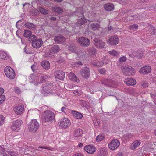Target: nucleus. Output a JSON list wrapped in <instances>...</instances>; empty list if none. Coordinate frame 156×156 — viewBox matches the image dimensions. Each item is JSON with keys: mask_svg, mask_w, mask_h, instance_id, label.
Instances as JSON below:
<instances>
[{"mask_svg": "<svg viewBox=\"0 0 156 156\" xmlns=\"http://www.w3.org/2000/svg\"><path fill=\"white\" fill-rule=\"evenodd\" d=\"M93 65L95 66L98 67L102 66L103 63L102 62H101L99 61H95L93 63Z\"/></svg>", "mask_w": 156, "mask_h": 156, "instance_id": "obj_39", "label": "nucleus"}, {"mask_svg": "<svg viewBox=\"0 0 156 156\" xmlns=\"http://www.w3.org/2000/svg\"><path fill=\"white\" fill-rule=\"evenodd\" d=\"M35 76L34 74H32L30 76V77L31 78V79L33 80L34 79L33 78L35 77Z\"/></svg>", "mask_w": 156, "mask_h": 156, "instance_id": "obj_61", "label": "nucleus"}, {"mask_svg": "<svg viewBox=\"0 0 156 156\" xmlns=\"http://www.w3.org/2000/svg\"><path fill=\"white\" fill-rule=\"evenodd\" d=\"M46 88L45 87L44 89H42L41 90V92L43 94H45V93L49 94L50 93V91L48 90H46Z\"/></svg>", "mask_w": 156, "mask_h": 156, "instance_id": "obj_50", "label": "nucleus"}, {"mask_svg": "<svg viewBox=\"0 0 156 156\" xmlns=\"http://www.w3.org/2000/svg\"><path fill=\"white\" fill-rule=\"evenodd\" d=\"M68 76L70 79L72 80L77 82H79L80 80L78 79L74 73L70 72L69 73Z\"/></svg>", "mask_w": 156, "mask_h": 156, "instance_id": "obj_22", "label": "nucleus"}, {"mask_svg": "<svg viewBox=\"0 0 156 156\" xmlns=\"http://www.w3.org/2000/svg\"><path fill=\"white\" fill-rule=\"evenodd\" d=\"M83 133V131L80 129L79 128L74 131V136L75 137H79L81 136Z\"/></svg>", "mask_w": 156, "mask_h": 156, "instance_id": "obj_25", "label": "nucleus"}, {"mask_svg": "<svg viewBox=\"0 0 156 156\" xmlns=\"http://www.w3.org/2000/svg\"><path fill=\"white\" fill-rule=\"evenodd\" d=\"M140 144L141 142L140 140H135L131 144L130 148L133 150H134L137 148Z\"/></svg>", "mask_w": 156, "mask_h": 156, "instance_id": "obj_23", "label": "nucleus"}, {"mask_svg": "<svg viewBox=\"0 0 156 156\" xmlns=\"http://www.w3.org/2000/svg\"><path fill=\"white\" fill-rule=\"evenodd\" d=\"M77 43L82 46L88 47L90 44V40L87 38L84 37H79L77 39Z\"/></svg>", "mask_w": 156, "mask_h": 156, "instance_id": "obj_5", "label": "nucleus"}, {"mask_svg": "<svg viewBox=\"0 0 156 156\" xmlns=\"http://www.w3.org/2000/svg\"><path fill=\"white\" fill-rule=\"evenodd\" d=\"M80 73L83 78H88L90 76V70L87 67H84L82 69Z\"/></svg>", "mask_w": 156, "mask_h": 156, "instance_id": "obj_14", "label": "nucleus"}, {"mask_svg": "<svg viewBox=\"0 0 156 156\" xmlns=\"http://www.w3.org/2000/svg\"><path fill=\"white\" fill-rule=\"evenodd\" d=\"M107 43L111 45H114L117 44L119 42V39L117 36H111L107 40Z\"/></svg>", "mask_w": 156, "mask_h": 156, "instance_id": "obj_13", "label": "nucleus"}, {"mask_svg": "<svg viewBox=\"0 0 156 156\" xmlns=\"http://www.w3.org/2000/svg\"><path fill=\"white\" fill-rule=\"evenodd\" d=\"M133 137L132 135L130 133H128L124 135L123 137L126 140H128L131 138Z\"/></svg>", "mask_w": 156, "mask_h": 156, "instance_id": "obj_40", "label": "nucleus"}, {"mask_svg": "<svg viewBox=\"0 0 156 156\" xmlns=\"http://www.w3.org/2000/svg\"><path fill=\"white\" fill-rule=\"evenodd\" d=\"M138 26L136 24H134L129 26V27L130 29L132 30L137 29L138 28Z\"/></svg>", "mask_w": 156, "mask_h": 156, "instance_id": "obj_44", "label": "nucleus"}, {"mask_svg": "<svg viewBox=\"0 0 156 156\" xmlns=\"http://www.w3.org/2000/svg\"><path fill=\"white\" fill-rule=\"evenodd\" d=\"M71 113L73 116L77 119H81L83 117L82 114L78 112L72 110Z\"/></svg>", "mask_w": 156, "mask_h": 156, "instance_id": "obj_26", "label": "nucleus"}, {"mask_svg": "<svg viewBox=\"0 0 156 156\" xmlns=\"http://www.w3.org/2000/svg\"><path fill=\"white\" fill-rule=\"evenodd\" d=\"M41 118L42 121L45 122H51L54 120L55 115L52 111L46 110L43 113Z\"/></svg>", "mask_w": 156, "mask_h": 156, "instance_id": "obj_1", "label": "nucleus"}, {"mask_svg": "<svg viewBox=\"0 0 156 156\" xmlns=\"http://www.w3.org/2000/svg\"><path fill=\"white\" fill-rule=\"evenodd\" d=\"M144 55V53L141 51H133L129 55L130 57L133 58L136 57L137 58H142Z\"/></svg>", "mask_w": 156, "mask_h": 156, "instance_id": "obj_10", "label": "nucleus"}, {"mask_svg": "<svg viewBox=\"0 0 156 156\" xmlns=\"http://www.w3.org/2000/svg\"><path fill=\"white\" fill-rule=\"evenodd\" d=\"M120 142L117 139L112 140L109 144V148L112 150H114L117 148L119 146Z\"/></svg>", "mask_w": 156, "mask_h": 156, "instance_id": "obj_8", "label": "nucleus"}, {"mask_svg": "<svg viewBox=\"0 0 156 156\" xmlns=\"http://www.w3.org/2000/svg\"><path fill=\"white\" fill-rule=\"evenodd\" d=\"M102 63L103 64H107L109 62V60L106 57H104L102 58Z\"/></svg>", "mask_w": 156, "mask_h": 156, "instance_id": "obj_43", "label": "nucleus"}, {"mask_svg": "<svg viewBox=\"0 0 156 156\" xmlns=\"http://www.w3.org/2000/svg\"><path fill=\"white\" fill-rule=\"evenodd\" d=\"M99 71L100 73L101 74H104L106 72V70L104 69H101Z\"/></svg>", "mask_w": 156, "mask_h": 156, "instance_id": "obj_53", "label": "nucleus"}, {"mask_svg": "<svg viewBox=\"0 0 156 156\" xmlns=\"http://www.w3.org/2000/svg\"><path fill=\"white\" fill-rule=\"evenodd\" d=\"M66 108L65 107H62L61 108V111L65 113L66 111Z\"/></svg>", "mask_w": 156, "mask_h": 156, "instance_id": "obj_59", "label": "nucleus"}, {"mask_svg": "<svg viewBox=\"0 0 156 156\" xmlns=\"http://www.w3.org/2000/svg\"><path fill=\"white\" fill-rule=\"evenodd\" d=\"M13 110L16 114L21 115L23 114L24 110V105L21 104H19L18 105L14 107Z\"/></svg>", "mask_w": 156, "mask_h": 156, "instance_id": "obj_12", "label": "nucleus"}, {"mask_svg": "<svg viewBox=\"0 0 156 156\" xmlns=\"http://www.w3.org/2000/svg\"><path fill=\"white\" fill-rule=\"evenodd\" d=\"M56 78L63 80L65 77V73L63 71H57L54 73Z\"/></svg>", "mask_w": 156, "mask_h": 156, "instance_id": "obj_17", "label": "nucleus"}, {"mask_svg": "<svg viewBox=\"0 0 156 156\" xmlns=\"http://www.w3.org/2000/svg\"><path fill=\"white\" fill-rule=\"evenodd\" d=\"M148 31L149 32V33H148V34H152L155 32V30L153 26L150 25L148 27Z\"/></svg>", "mask_w": 156, "mask_h": 156, "instance_id": "obj_35", "label": "nucleus"}, {"mask_svg": "<svg viewBox=\"0 0 156 156\" xmlns=\"http://www.w3.org/2000/svg\"><path fill=\"white\" fill-rule=\"evenodd\" d=\"M39 10L40 13L44 15L48 14L49 12V11L48 10L41 7L39 8Z\"/></svg>", "mask_w": 156, "mask_h": 156, "instance_id": "obj_37", "label": "nucleus"}, {"mask_svg": "<svg viewBox=\"0 0 156 156\" xmlns=\"http://www.w3.org/2000/svg\"><path fill=\"white\" fill-rule=\"evenodd\" d=\"M104 8L106 10L110 11L114 9V6L112 4L107 3L104 5Z\"/></svg>", "mask_w": 156, "mask_h": 156, "instance_id": "obj_24", "label": "nucleus"}, {"mask_svg": "<svg viewBox=\"0 0 156 156\" xmlns=\"http://www.w3.org/2000/svg\"><path fill=\"white\" fill-rule=\"evenodd\" d=\"M122 70L124 74L127 76L133 75L135 73L134 69L131 66L123 68L122 69Z\"/></svg>", "mask_w": 156, "mask_h": 156, "instance_id": "obj_7", "label": "nucleus"}, {"mask_svg": "<svg viewBox=\"0 0 156 156\" xmlns=\"http://www.w3.org/2000/svg\"><path fill=\"white\" fill-rule=\"evenodd\" d=\"M124 82L127 85L131 86H133L136 83L135 79L131 78L125 79Z\"/></svg>", "mask_w": 156, "mask_h": 156, "instance_id": "obj_20", "label": "nucleus"}, {"mask_svg": "<svg viewBox=\"0 0 156 156\" xmlns=\"http://www.w3.org/2000/svg\"><path fill=\"white\" fill-rule=\"evenodd\" d=\"M141 86L144 88H146L148 87V83L146 82H142L141 83Z\"/></svg>", "mask_w": 156, "mask_h": 156, "instance_id": "obj_46", "label": "nucleus"}, {"mask_svg": "<svg viewBox=\"0 0 156 156\" xmlns=\"http://www.w3.org/2000/svg\"><path fill=\"white\" fill-rule=\"evenodd\" d=\"M24 25L25 27L31 30H34L35 29L36 27V25L30 22L25 23Z\"/></svg>", "mask_w": 156, "mask_h": 156, "instance_id": "obj_29", "label": "nucleus"}, {"mask_svg": "<svg viewBox=\"0 0 156 156\" xmlns=\"http://www.w3.org/2000/svg\"><path fill=\"white\" fill-rule=\"evenodd\" d=\"M79 101L80 102V103L81 105H82L83 106H84L86 105V103L85 101L83 100H80Z\"/></svg>", "mask_w": 156, "mask_h": 156, "instance_id": "obj_54", "label": "nucleus"}, {"mask_svg": "<svg viewBox=\"0 0 156 156\" xmlns=\"http://www.w3.org/2000/svg\"><path fill=\"white\" fill-rule=\"evenodd\" d=\"M65 38L62 35L56 36L54 38V41L58 44H62L65 41Z\"/></svg>", "mask_w": 156, "mask_h": 156, "instance_id": "obj_18", "label": "nucleus"}, {"mask_svg": "<svg viewBox=\"0 0 156 156\" xmlns=\"http://www.w3.org/2000/svg\"><path fill=\"white\" fill-rule=\"evenodd\" d=\"M54 10L55 12L58 14L60 13L63 11V9L60 7H55L54 8Z\"/></svg>", "mask_w": 156, "mask_h": 156, "instance_id": "obj_38", "label": "nucleus"}, {"mask_svg": "<svg viewBox=\"0 0 156 156\" xmlns=\"http://www.w3.org/2000/svg\"><path fill=\"white\" fill-rule=\"evenodd\" d=\"M5 99V97L4 95H0V100L1 101L3 102Z\"/></svg>", "mask_w": 156, "mask_h": 156, "instance_id": "obj_56", "label": "nucleus"}, {"mask_svg": "<svg viewBox=\"0 0 156 156\" xmlns=\"http://www.w3.org/2000/svg\"><path fill=\"white\" fill-rule=\"evenodd\" d=\"M127 59L126 57L125 56H122L119 59V61L120 62H123L126 61Z\"/></svg>", "mask_w": 156, "mask_h": 156, "instance_id": "obj_48", "label": "nucleus"}, {"mask_svg": "<svg viewBox=\"0 0 156 156\" xmlns=\"http://www.w3.org/2000/svg\"><path fill=\"white\" fill-rule=\"evenodd\" d=\"M24 51L25 52V53H26V54H30V52H29V51H26V47H25L24 48Z\"/></svg>", "mask_w": 156, "mask_h": 156, "instance_id": "obj_63", "label": "nucleus"}, {"mask_svg": "<svg viewBox=\"0 0 156 156\" xmlns=\"http://www.w3.org/2000/svg\"><path fill=\"white\" fill-rule=\"evenodd\" d=\"M105 136L102 135H99L96 138V140L97 142H99L102 140L104 138Z\"/></svg>", "mask_w": 156, "mask_h": 156, "instance_id": "obj_41", "label": "nucleus"}, {"mask_svg": "<svg viewBox=\"0 0 156 156\" xmlns=\"http://www.w3.org/2000/svg\"><path fill=\"white\" fill-rule=\"evenodd\" d=\"M46 76L41 75L40 77V80L41 82L43 83L44 81L46 79Z\"/></svg>", "mask_w": 156, "mask_h": 156, "instance_id": "obj_47", "label": "nucleus"}, {"mask_svg": "<svg viewBox=\"0 0 156 156\" xmlns=\"http://www.w3.org/2000/svg\"><path fill=\"white\" fill-rule=\"evenodd\" d=\"M69 50L72 52H74V46L73 45H72L69 47Z\"/></svg>", "mask_w": 156, "mask_h": 156, "instance_id": "obj_51", "label": "nucleus"}, {"mask_svg": "<svg viewBox=\"0 0 156 156\" xmlns=\"http://www.w3.org/2000/svg\"><path fill=\"white\" fill-rule=\"evenodd\" d=\"M133 20H141L142 18L140 17V15H134L133 16Z\"/></svg>", "mask_w": 156, "mask_h": 156, "instance_id": "obj_45", "label": "nucleus"}, {"mask_svg": "<svg viewBox=\"0 0 156 156\" xmlns=\"http://www.w3.org/2000/svg\"><path fill=\"white\" fill-rule=\"evenodd\" d=\"M5 150L4 148L0 146V152L1 154H4Z\"/></svg>", "mask_w": 156, "mask_h": 156, "instance_id": "obj_57", "label": "nucleus"}, {"mask_svg": "<svg viewBox=\"0 0 156 156\" xmlns=\"http://www.w3.org/2000/svg\"><path fill=\"white\" fill-rule=\"evenodd\" d=\"M28 39L29 41L32 42V45L34 48H37L41 47L43 43L41 39H37L35 35H32Z\"/></svg>", "mask_w": 156, "mask_h": 156, "instance_id": "obj_2", "label": "nucleus"}, {"mask_svg": "<svg viewBox=\"0 0 156 156\" xmlns=\"http://www.w3.org/2000/svg\"><path fill=\"white\" fill-rule=\"evenodd\" d=\"M4 72L7 77L10 79H13L15 76L14 70L9 66L6 67L4 69Z\"/></svg>", "mask_w": 156, "mask_h": 156, "instance_id": "obj_4", "label": "nucleus"}, {"mask_svg": "<svg viewBox=\"0 0 156 156\" xmlns=\"http://www.w3.org/2000/svg\"><path fill=\"white\" fill-rule=\"evenodd\" d=\"M108 53L111 56L114 57H118L119 55V52L115 50L109 51Z\"/></svg>", "mask_w": 156, "mask_h": 156, "instance_id": "obj_36", "label": "nucleus"}, {"mask_svg": "<svg viewBox=\"0 0 156 156\" xmlns=\"http://www.w3.org/2000/svg\"><path fill=\"white\" fill-rule=\"evenodd\" d=\"M50 19L53 21H55L56 20V18L54 17H51L50 18Z\"/></svg>", "mask_w": 156, "mask_h": 156, "instance_id": "obj_62", "label": "nucleus"}, {"mask_svg": "<svg viewBox=\"0 0 156 156\" xmlns=\"http://www.w3.org/2000/svg\"><path fill=\"white\" fill-rule=\"evenodd\" d=\"M32 32L28 30H25L24 31L23 35L24 37H31L32 36Z\"/></svg>", "mask_w": 156, "mask_h": 156, "instance_id": "obj_32", "label": "nucleus"}, {"mask_svg": "<svg viewBox=\"0 0 156 156\" xmlns=\"http://www.w3.org/2000/svg\"><path fill=\"white\" fill-rule=\"evenodd\" d=\"M101 82L103 84L112 87H114L113 85L115 83L112 80H111L103 79L101 80Z\"/></svg>", "mask_w": 156, "mask_h": 156, "instance_id": "obj_19", "label": "nucleus"}, {"mask_svg": "<svg viewBox=\"0 0 156 156\" xmlns=\"http://www.w3.org/2000/svg\"><path fill=\"white\" fill-rule=\"evenodd\" d=\"M42 148V149H50L48 147H46V146H40L39 147H38V149H37L38 150L40 151V149Z\"/></svg>", "mask_w": 156, "mask_h": 156, "instance_id": "obj_55", "label": "nucleus"}, {"mask_svg": "<svg viewBox=\"0 0 156 156\" xmlns=\"http://www.w3.org/2000/svg\"><path fill=\"white\" fill-rule=\"evenodd\" d=\"M107 151L104 148H101L98 153V156H105L107 154Z\"/></svg>", "mask_w": 156, "mask_h": 156, "instance_id": "obj_28", "label": "nucleus"}, {"mask_svg": "<svg viewBox=\"0 0 156 156\" xmlns=\"http://www.w3.org/2000/svg\"><path fill=\"white\" fill-rule=\"evenodd\" d=\"M9 58V56L6 52L3 51H0V59L6 60Z\"/></svg>", "mask_w": 156, "mask_h": 156, "instance_id": "obj_31", "label": "nucleus"}, {"mask_svg": "<svg viewBox=\"0 0 156 156\" xmlns=\"http://www.w3.org/2000/svg\"><path fill=\"white\" fill-rule=\"evenodd\" d=\"M83 144H82L81 143H80L78 145V146L79 147H83Z\"/></svg>", "mask_w": 156, "mask_h": 156, "instance_id": "obj_64", "label": "nucleus"}, {"mask_svg": "<svg viewBox=\"0 0 156 156\" xmlns=\"http://www.w3.org/2000/svg\"><path fill=\"white\" fill-rule=\"evenodd\" d=\"M82 91L79 90H76L73 92V93L76 95H80L81 94Z\"/></svg>", "mask_w": 156, "mask_h": 156, "instance_id": "obj_49", "label": "nucleus"}, {"mask_svg": "<svg viewBox=\"0 0 156 156\" xmlns=\"http://www.w3.org/2000/svg\"><path fill=\"white\" fill-rule=\"evenodd\" d=\"M59 47L58 45H54L50 50L49 55L51 56L52 54L58 53L59 51Z\"/></svg>", "mask_w": 156, "mask_h": 156, "instance_id": "obj_21", "label": "nucleus"}, {"mask_svg": "<svg viewBox=\"0 0 156 156\" xmlns=\"http://www.w3.org/2000/svg\"><path fill=\"white\" fill-rule=\"evenodd\" d=\"M59 126L62 128H66L69 126L70 122L69 120L66 118L61 119Z\"/></svg>", "mask_w": 156, "mask_h": 156, "instance_id": "obj_9", "label": "nucleus"}, {"mask_svg": "<svg viewBox=\"0 0 156 156\" xmlns=\"http://www.w3.org/2000/svg\"><path fill=\"white\" fill-rule=\"evenodd\" d=\"M84 149L86 152L90 154L94 153L96 150L95 146L91 145L85 146Z\"/></svg>", "mask_w": 156, "mask_h": 156, "instance_id": "obj_16", "label": "nucleus"}, {"mask_svg": "<svg viewBox=\"0 0 156 156\" xmlns=\"http://www.w3.org/2000/svg\"><path fill=\"white\" fill-rule=\"evenodd\" d=\"M22 121L17 120L14 121L11 123L10 128L14 131H18L20 130V127Z\"/></svg>", "mask_w": 156, "mask_h": 156, "instance_id": "obj_6", "label": "nucleus"}, {"mask_svg": "<svg viewBox=\"0 0 156 156\" xmlns=\"http://www.w3.org/2000/svg\"><path fill=\"white\" fill-rule=\"evenodd\" d=\"M39 126V123L36 119L32 120L28 124V129L29 130L32 132H35Z\"/></svg>", "mask_w": 156, "mask_h": 156, "instance_id": "obj_3", "label": "nucleus"}, {"mask_svg": "<svg viewBox=\"0 0 156 156\" xmlns=\"http://www.w3.org/2000/svg\"><path fill=\"white\" fill-rule=\"evenodd\" d=\"M4 92V90L2 88H0V95H2Z\"/></svg>", "mask_w": 156, "mask_h": 156, "instance_id": "obj_58", "label": "nucleus"}, {"mask_svg": "<svg viewBox=\"0 0 156 156\" xmlns=\"http://www.w3.org/2000/svg\"><path fill=\"white\" fill-rule=\"evenodd\" d=\"M87 22L86 19L84 18H82L77 21L76 25L77 26H80Z\"/></svg>", "mask_w": 156, "mask_h": 156, "instance_id": "obj_33", "label": "nucleus"}, {"mask_svg": "<svg viewBox=\"0 0 156 156\" xmlns=\"http://www.w3.org/2000/svg\"><path fill=\"white\" fill-rule=\"evenodd\" d=\"M90 26L92 28V29L94 30H95L98 29L100 27L99 24L96 23H91L90 24Z\"/></svg>", "mask_w": 156, "mask_h": 156, "instance_id": "obj_34", "label": "nucleus"}, {"mask_svg": "<svg viewBox=\"0 0 156 156\" xmlns=\"http://www.w3.org/2000/svg\"><path fill=\"white\" fill-rule=\"evenodd\" d=\"M5 119V117L3 115H0V126L4 124Z\"/></svg>", "mask_w": 156, "mask_h": 156, "instance_id": "obj_42", "label": "nucleus"}, {"mask_svg": "<svg viewBox=\"0 0 156 156\" xmlns=\"http://www.w3.org/2000/svg\"><path fill=\"white\" fill-rule=\"evenodd\" d=\"M73 156H83V155L81 153H77L74 154Z\"/></svg>", "mask_w": 156, "mask_h": 156, "instance_id": "obj_60", "label": "nucleus"}, {"mask_svg": "<svg viewBox=\"0 0 156 156\" xmlns=\"http://www.w3.org/2000/svg\"><path fill=\"white\" fill-rule=\"evenodd\" d=\"M94 44L98 48L102 49L104 48L105 43L98 38L93 39Z\"/></svg>", "mask_w": 156, "mask_h": 156, "instance_id": "obj_11", "label": "nucleus"}, {"mask_svg": "<svg viewBox=\"0 0 156 156\" xmlns=\"http://www.w3.org/2000/svg\"><path fill=\"white\" fill-rule=\"evenodd\" d=\"M41 65L43 68L46 70H48L50 67V64L49 61H44L42 62Z\"/></svg>", "mask_w": 156, "mask_h": 156, "instance_id": "obj_27", "label": "nucleus"}, {"mask_svg": "<svg viewBox=\"0 0 156 156\" xmlns=\"http://www.w3.org/2000/svg\"><path fill=\"white\" fill-rule=\"evenodd\" d=\"M87 51L90 55H95L97 51L96 49L93 47H89L87 49Z\"/></svg>", "mask_w": 156, "mask_h": 156, "instance_id": "obj_30", "label": "nucleus"}, {"mask_svg": "<svg viewBox=\"0 0 156 156\" xmlns=\"http://www.w3.org/2000/svg\"><path fill=\"white\" fill-rule=\"evenodd\" d=\"M151 70V67L148 65H146L141 68L139 70V72L144 74H147L150 73Z\"/></svg>", "mask_w": 156, "mask_h": 156, "instance_id": "obj_15", "label": "nucleus"}, {"mask_svg": "<svg viewBox=\"0 0 156 156\" xmlns=\"http://www.w3.org/2000/svg\"><path fill=\"white\" fill-rule=\"evenodd\" d=\"M15 92L18 94H20L21 92L20 89L18 87H15Z\"/></svg>", "mask_w": 156, "mask_h": 156, "instance_id": "obj_52", "label": "nucleus"}]
</instances>
